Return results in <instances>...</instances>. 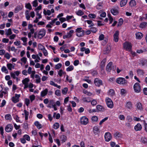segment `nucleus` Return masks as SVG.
Listing matches in <instances>:
<instances>
[{"label": "nucleus", "instance_id": "72a5a7b5", "mask_svg": "<svg viewBox=\"0 0 147 147\" xmlns=\"http://www.w3.org/2000/svg\"><path fill=\"white\" fill-rule=\"evenodd\" d=\"M88 122V119L86 117L83 116V125H86Z\"/></svg>", "mask_w": 147, "mask_h": 147}, {"label": "nucleus", "instance_id": "423d86ee", "mask_svg": "<svg viewBox=\"0 0 147 147\" xmlns=\"http://www.w3.org/2000/svg\"><path fill=\"white\" fill-rule=\"evenodd\" d=\"M46 31L45 30L42 29L40 31L38 32V38L41 39L45 34Z\"/></svg>", "mask_w": 147, "mask_h": 147}, {"label": "nucleus", "instance_id": "b1692460", "mask_svg": "<svg viewBox=\"0 0 147 147\" xmlns=\"http://www.w3.org/2000/svg\"><path fill=\"white\" fill-rule=\"evenodd\" d=\"M127 2V0H122L120 3V5L121 7H123L125 6Z\"/></svg>", "mask_w": 147, "mask_h": 147}, {"label": "nucleus", "instance_id": "09e8293b", "mask_svg": "<svg viewBox=\"0 0 147 147\" xmlns=\"http://www.w3.org/2000/svg\"><path fill=\"white\" fill-rule=\"evenodd\" d=\"M25 7L29 10H31L32 9V7L30 3L26 4L25 5Z\"/></svg>", "mask_w": 147, "mask_h": 147}, {"label": "nucleus", "instance_id": "412c9836", "mask_svg": "<svg viewBox=\"0 0 147 147\" xmlns=\"http://www.w3.org/2000/svg\"><path fill=\"white\" fill-rule=\"evenodd\" d=\"M34 77L36 79V83H40L41 82L40 78L39 76L37 74H36L35 75Z\"/></svg>", "mask_w": 147, "mask_h": 147}, {"label": "nucleus", "instance_id": "e2e57ef3", "mask_svg": "<svg viewBox=\"0 0 147 147\" xmlns=\"http://www.w3.org/2000/svg\"><path fill=\"white\" fill-rule=\"evenodd\" d=\"M76 13L78 16H81L83 15V12L81 10H79L76 11Z\"/></svg>", "mask_w": 147, "mask_h": 147}, {"label": "nucleus", "instance_id": "4c0bfd02", "mask_svg": "<svg viewBox=\"0 0 147 147\" xmlns=\"http://www.w3.org/2000/svg\"><path fill=\"white\" fill-rule=\"evenodd\" d=\"M109 94L110 96H113L115 94L114 91L112 89H111L109 91Z\"/></svg>", "mask_w": 147, "mask_h": 147}, {"label": "nucleus", "instance_id": "8fccbe9b", "mask_svg": "<svg viewBox=\"0 0 147 147\" xmlns=\"http://www.w3.org/2000/svg\"><path fill=\"white\" fill-rule=\"evenodd\" d=\"M67 88L66 87L65 88L62 90V93L63 94L65 95L67 94Z\"/></svg>", "mask_w": 147, "mask_h": 147}, {"label": "nucleus", "instance_id": "2f4dec72", "mask_svg": "<svg viewBox=\"0 0 147 147\" xmlns=\"http://www.w3.org/2000/svg\"><path fill=\"white\" fill-rule=\"evenodd\" d=\"M98 119V117L95 116H92L91 119L92 122L94 123L97 121Z\"/></svg>", "mask_w": 147, "mask_h": 147}, {"label": "nucleus", "instance_id": "338daca9", "mask_svg": "<svg viewBox=\"0 0 147 147\" xmlns=\"http://www.w3.org/2000/svg\"><path fill=\"white\" fill-rule=\"evenodd\" d=\"M4 56L7 59H9L10 57V55L8 53H7L5 54Z\"/></svg>", "mask_w": 147, "mask_h": 147}, {"label": "nucleus", "instance_id": "5fc2aeb1", "mask_svg": "<svg viewBox=\"0 0 147 147\" xmlns=\"http://www.w3.org/2000/svg\"><path fill=\"white\" fill-rule=\"evenodd\" d=\"M86 22L88 23V24H91L89 27H91L94 26V24L93 23H92V21L91 20H87L86 21Z\"/></svg>", "mask_w": 147, "mask_h": 147}, {"label": "nucleus", "instance_id": "4468645a", "mask_svg": "<svg viewBox=\"0 0 147 147\" xmlns=\"http://www.w3.org/2000/svg\"><path fill=\"white\" fill-rule=\"evenodd\" d=\"M96 109L97 111V112L99 111L103 112L105 110V108L102 106L100 105H98L96 106Z\"/></svg>", "mask_w": 147, "mask_h": 147}, {"label": "nucleus", "instance_id": "4be33fe9", "mask_svg": "<svg viewBox=\"0 0 147 147\" xmlns=\"http://www.w3.org/2000/svg\"><path fill=\"white\" fill-rule=\"evenodd\" d=\"M34 124L38 129H40L42 127V125L40 124L38 121L35 122Z\"/></svg>", "mask_w": 147, "mask_h": 147}, {"label": "nucleus", "instance_id": "393cba45", "mask_svg": "<svg viewBox=\"0 0 147 147\" xmlns=\"http://www.w3.org/2000/svg\"><path fill=\"white\" fill-rule=\"evenodd\" d=\"M106 61V59H104L101 62V69L102 70H103V67L105 66V63Z\"/></svg>", "mask_w": 147, "mask_h": 147}, {"label": "nucleus", "instance_id": "e433bc0d", "mask_svg": "<svg viewBox=\"0 0 147 147\" xmlns=\"http://www.w3.org/2000/svg\"><path fill=\"white\" fill-rule=\"evenodd\" d=\"M67 137L65 135H62L60 137L61 140L63 142H65L66 140Z\"/></svg>", "mask_w": 147, "mask_h": 147}, {"label": "nucleus", "instance_id": "3c124183", "mask_svg": "<svg viewBox=\"0 0 147 147\" xmlns=\"http://www.w3.org/2000/svg\"><path fill=\"white\" fill-rule=\"evenodd\" d=\"M123 19L121 18H120L119 20V22H118L117 26H121L123 24Z\"/></svg>", "mask_w": 147, "mask_h": 147}, {"label": "nucleus", "instance_id": "a878e982", "mask_svg": "<svg viewBox=\"0 0 147 147\" xmlns=\"http://www.w3.org/2000/svg\"><path fill=\"white\" fill-rule=\"evenodd\" d=\"M30 81L29 79L28 78H26L22 80V83L23 84H28V83Z\"/></svg>", "mask_w": 147, "mask_h": 147}, {"label": "nucleus", "instance_id": "2eb2a0df", "mask_svg": "<svg viewBox=\"0 0 147 147\" xmlns=\"http://www.w3.org/2000/svg\"><path fill=\"white\" fill-rule=\"evenodd\" d=\"M111 49V48L110 45H107L104 51V54H107L109 53Z\"/></svg>", "mask_w": 147, "mask_h": 147}, {"label": "nucleus", "instance_id": "aec40b11", "mask_svg": "<svg viewBox=\"0 0 147 147\" xmlns=\"http://www.w3.org/2000/svg\"><path fill=\"white\" fill-rule=\"evenodd\" d=\"M136 38L139 39H141L143 36L142 34L140 32H138L136 34Z\"/></svg>", "mask_w": 147, "mask_h": 147}, {"label": "nucleus", "instance_id": "a211bd4d", "mask_svg": "<svg viewBox=\"0 0 147 147\" xmlns=\"http://www.w3.org/2000/svg\"><path fill=\"white\" fill-rule=\"evenodd\" d=\"M48 92V90L46 88L41 92L40 95L41 97H43L47 94Z\"/></svg>", "mask_w": 147, "mask_h": 147}, {"label": "nucleus", "instance_id": "69168bd1", "mask_svg": "<svg viewBox=\"0 0 147 147\" xmlns=\"http://www.w3.org/2000/svg\"><path fill=\"white\" fill-rule=\"evenodd\" d=\"M38 47L39 49L42 51L45 49L44 47L41 44H39L38 45Z\"/></svg>", "mask_w": 147, "mask_h": 147}, {"label": "nucleus", "instance_id": "c85d7f7f", "mask_svg": "<svg viewBox=\"0 0 147 147\" xmlns=\"http://www.w3.org/2000/svg\"><path fill=\"white\" fill-rule=\"evenodd\" d=\"M7 66L8 69L10 70H12V68H14V66H13V65L10 63H7Z\"/></svg>", "mask_w": 147, "mask_h": 147}, {"label": "nucleus", "instance_id": "dca6fc26", "mask_svg": "<svg viewBox=\"0 0 147 147\" xmlns=\"http://www.w3.org/2000/svg\"><path fill=\"white\" fill-rule=\"evenodd\" d=\"M23 7L22 5H19L17 6L15 9V13H18L22 9Z\"/></svg>", "mask_w": 147, "mask_h": 147}, {"label": "nucleus", "instance_id": "6e6552de", "mask_svg": "<svg viewBox=\"0 0 147 147\" xmlns=\"http://www.w3.org/2000/svg\"><path fill=\"white\" fill-rule=\"evenodd\" d=\"M20 95V94H15V96H13L12 98V101L14 103H16L19 101V98Z\"/></svg>", "mask_w": 147, "mask_h": 147}, {"label": "nucleus", "instance_id": "f704fd0d", "mask_svg": "<svg viewBox=\"0 0 147 147\" xmlns=\"http://www.w3.org/2000/svg\"><path fill=\"white\" fill-rule=\"evenodd\" d=\"M147 51V49H139L137 50L136 51V52L140 54L142 53L143 52H146Z\"/></svg>", "mask_w": 147, "mask_h": 147}, {"label": "nucleus", "instance_id": "6ab92c4d", "mask_svg": "<svg viewBox=\"0 0 147 147\" xmlns=\"http://www.w3.org/2000/svg\"><path fill=\"white\" fill-rule=\"evenodd\" d=\"M54 101L53 100H50L49 101V104L47 106V107L49 108H51L55 105Z\"/></svg>", "mask_w": 147, "mask_h": 147}, {"label": "nucleus", "instance_id": "37998d69", "mask_svg": "<svg viewBox=\"0 0 147 147\" xmlns=\"http://www.w3.org/2000/svg\"><path fill=\"white\" fill-rule=\"evenodd\" d=\"M59 124L58 123H55L54 125H53V127L55 129H57L59 128Z\"/></svg>", "mask_w": 147, "mask_h": 147}, {"label": "nucleus", "instance_id": "0e129e2a", "mask_svg": "<svg viewBox=\"0 0 147 147\" xmlns=\"http://www.w3.org/2000/svg\"><path fill=\"white\" fill-rule=\"evenodd\" d=\"M108 16L109 17V20L110 21V23L111 24L113 20V18L111 16V15L110 14H108Z\"/></svg>", "mask_w": 147, "mask_h": 147}, {"label": "nucleus", "instance_id": "a19ab883", "mask_svg": "<svg viewBox=\"0 0 147 147\" xmlns=\"http://www.w3.org/2000/svg\"><path fill=\"white\" fill-rule=\"evenodd\" d=\"M141 63L143 66H147V60L143 59L141 61Z\"/></svg>", "mask_w": 147, "mask_h": 147}, {"label": "nucleus", "instance_id": "5701e85b", "mask_svg": "<svg viewBox=\"0 0 147 147\" xmlns=\"http://www.w3.org/2000/svg\"><path fill=\"white\" fill-rule=\"evenodd\" d=\"M130 6L132 7L135 6L136 5V2L134 0H131L129 3Z\"/></svg>", "mask_w": 147, "mask_h": 147}, {"label": "nucleus", "instance_id": "bf43d9fd", "mask_svg": "<svg viewBox=\"0 0 147 147\" xmlns=\"http://www.w3.org/2000/svg\"><path fill=\"white\" fill-rule=\"evenodd\" d=\"M55 94L58 96H59L61 95V91L59 90H56L55 92Z\"/></svg>", "mask_w": 147, "mask_h": 147}, {"label": "nucleus", "instance_id": "603ef678", "mask_svg": "<svg viewBox=\"0 0 147 147\" xmlns=\"http://www.w3.org/2000/svg\"><path fill=\"white\" fill-rule=\"evenodd\" d=\"M88 77H85L83 78V80L86 81L89 84H90L91 83V81L90 80L88 79Z\"/></svg>", "mask_w": 147, "mask_h": 147}, {"label": "nucleus", "instance_id": "f257e3e1", "mask_svg": "<svg viewBox=\"0 0 147 147\" xmlns=\"http://www.w3.org/2000/svg\"><path fill=\"white\" fill-rule=\"evenodd\" d=\"M105 101L107 107L110 108H112L113 107V104L111 98L107 97L105 99Z\"/></svg>", "mask_w": 147, "mask_h": 147}, {"label": "nucleus", "instance_id": "c9c22d12", "mask_svg": "<svg viewBox=\"0 0 147 147\" xmlns=\"http://www.w3.org/2000/svg\"><path fill=\"white\" fill-rule=\"evenodd\" d=\"M43 13L45 15H47L48 16H50L51 14V11L49 10H47L46 11L45 9H44Z\"/></svg>", "mask_w": 147, "mask_h": 147}, {"label": "nucleus", "instance_id": "79ce46f5", "mask_svg": "<svg viewBox=\"0 0 147 147\" xmlns=\"http://www.w3.org/2000/svg\"><path fill=\"white\" fill-rule=\"evenodd\" d=\"M74 69V66L73 65H70L67 68L66 70L67 71H69L73 70Z\"/></svg>", "mask_w": 147, "mask_h": 147}, {"label": "nucleus", "instance_id": "9d476101", "mask_svg": "<svg viewBox=\"0 0 147 147\" xmlns=\"http://www.w3.org/2000/svg\"><path fill=\"white\" fill-rule=\"evenodd\" d=\"M119 32L118 31H116L113 35L114 40L115 42H117L119 40Z\"/></svg>", "mask_w": 147, "mask_h": 147}, {"label": "nucleus", "instance_id": "9b49d317", "mask_svg": "<svg viewBox=\"0 0 147 147\" xmlns=\"http://www.w3.org/2000/svg\"><path fill=\"white\" fill-rule=\"evenodd\" d=\"M13 126L10 124L7 125L5 127V130L7 132H9L11 131L13 129Z\"/></svg>", "mask_w": 147, "mask_h": 147}, {"label": "nucleus", "instance_id": "f3484780", "mask_svg": "<svg viewBox=\"0 0 147 147\" xmlns=\"http://www.w3.org/2000/svg\"><path fill=\"white\" fill-rule=\"evenodd\" d=\"M142 128V127L141 125L139 123H138L134 127V129L136 131H140Z\"/></svg>", "mask_w": 147, "mask_h": 147}, {"label": "nucleus", "instance_id": "39448f33", "mask_svg": "<svg viewBox=\"0 0 147 147\" xmlns=\"http://www.w3.org/2000/svg\"><path fill=\"white\" fill-rule=\"evenodd\" d=\"M123 47L126 50L130 51L131 49L132 45L130 43L126 42L124 43Z\"/></svg>", "mask_w": 147, "mask_h": 147}, {"label": "nucleus", "instance_id": "a18cd8bd", "mask_svg": "<svg viewBox=\"0 0 147 147\" xmlns=\"http://www.w3.org/2000/svg\"><path fill=\"white\" fill-rule=\"evenodd\" d=\"M0 13L1 16H3V18H6L7 17V13H4L3 11H1L0 12Z\"/></svg>", "mask_w": 147, "mask_h": 147}, {"label": "nucleus", "instance_id": "20e7f679", "mask_svg": "<svg viewBox=\"0 0 147 147\" xmlns=\"http://www.w3.org/2000/svg\"><path fill=\"white\" fill-rule=\"evenodd\" d=\"M134 89L135 92L137 93L140 92L141 87L140 84L138 83H136L134 86Z\"/></svg>", "mask_w": 147, "mask_h": 147}, {"label": "nucleus", "instance_id": "1a4fd4ad", "mask_svg": "<svg viewBox=\"0 0 147 147\" xmlns=\"http://www.w3.org/2000/svg\"><path fill=\"white\" fill-rule=\"evenodd\" d=\"M94 83L96 86L99 87L102 84V82L101 80L98 78H95L94 80Z\"/></svg>", "mask_w": 147, "mask_h": 147}, {"label": "nucleus", "instance_id": "49530a36", "mask_svg": "<svg viewBox=\"0 0 147 147\" xmlns=\"http://www.w3.org/2000/svg\"><path fill=\"white\" fill-rule=\"evenodd\" d=\"M83 93L89 96H91L92 95V93L90 92H88L86 90H83Z\"/></svg>", "mask_w": 147, "mask_h": 147}, {"label": "nucleus", "instance_id": "13d9d810", "mask_svg": "<svg viewBox=\"0 0 147 147\" xmlns=\"http://www.w3.org/2000/svg\"><path fill=\"white\" fill-rule=\"evenodd\" d=\"M33 6L35 7H37L38 6V3L37 0H35L33 2Z\"/></svg>", "mask_w": 147, "mask_h": 147}, {"label": "nucleus", "instance_id": "c03bdc74", "mask_svg": "<svg viewBox=\"0 0 147 147\" xmlns=\"http://www.w3.org/2000/svg\"><path fill=\"white\" fill-rule=\"evenodd\" d=\"M12 34L11 30V28L9 29L5 33V34L7 36L11 35Z\"/></svg>", "mask_w": 147, "mask_h": 147}, {"label": "nucleus", "instance_id": "de8ad7c7", "mask_svg": "<svg viewBox=\"0 0 147 147\" xmlns=\"http://www.w3.org/2000/svg\"><path fill=\"white\" fill-rule=\"evenodd\" d=\"M1 70L3 72H5L6 73H7L8 72V70L7 69L5 66H3L1 68Z\"/></svg>", "mask_w": 147, "mask_h": 147}, {"label": "nucleus", "instance_id": "052dcab7", "mask_svg": "<svg viewBox=\"0 0 147 147\" xmlns=\"http://www.w3.org/2000/svg\"><path fill=\"white\" fill-rule=\"evenodd\" d=\"M108 118V117H106L104 119H103L100 121L99 123V125H101L105 121L107 120Z\"/></svg>", "mask_w": 147, "mask_h": 147}, {"label": "nucleus", "instance_id": "c756f323", "mask_svg": "<svg viewBox=\"0 0 147 147\" xmlns=\"http://www.w3.org/2000/svg\"><path fill=\"white\" fill-rule=\"evenodd\" d=\"M147 25V22H144L140 24L139 27L140 28H143L146 27Z\"/></svg>", "mask_w": 147, "mask_h": 147}, {"label": "nucleus", "instance_id": "6e6d98bb", "mask_svg": "<svg viewBox=\"0 0 147 147\" xmlns=\"http://www.w3.org/2000/svg\"><path fill=\"white\" fill-rule=\"evenodd\" d=\"M142 142L146 144L147 142V139L144 137H142L141 138Z\"/></svg>", "mask_w": 147, "mask_h": 147}, {"label": "nucleus", "instance_id": "864d4df0", "mask_svg": "<svg viewBox=\"0 0 147 147\" xmlns=\"http://www.w3.org/2000/svg\"><path fill=\"white\" fill-rule=\"evenodd\" d=\"M85 51V53L86 54H88L90 53V50L88 48L86 49L83 47V51Z\"/></svg>", "mask_w": 147, "mask_h": 147}, {"label": "nucleus", "instance_id": "f03ea898", "mask_svg": "<svg viewBox=\"0 0 147 147\" xmlns=\"http://www.w3.org/2000/svg\"><path fill=\"white\" fill-rule=\"evenodd\" d=\"M116 82L120 84H125L127 82V81L123 78H119L117 79Z\"/></svg>", "mask_w": 147, "mask_h": 147}, {"label": "nucleus", "instance_id": "f8f14e48", "mask_svg": "<svg viewBox=\"0 0 147 147\" xmlns=\"http://www.w3.org/2000/svg\"><path fill=\"white\" fill-rule=\"evenodd\" d=\"M93 131L95 135H98L100 132V130L97 126H94L93 129Z\"/></svg>", "mask_w": 147, "mask_h": 147}, {"label": "nucleus", "instance_id": "774afa93", "mask_svg": "<svg viewBox=\"0 0 147 147\" xmlns=\"http://www.w3.org/2000/svg\"><path fill=\"white\" fill-rule=\"evenodd\" d=\"M119 118L121 120H124L125 119L124 116L122 115H120L119 116Z\"/></svg>", "mask_w": 147, "mask_h": 147}, {"label": "nucleus", "instance_id": "ea45409f", "mask_svg": "<svg viewBox=\"0 0 147 147\" xmlns=\"http://www.w3.org/2000/svg\"><path fill=\"white\" fill-rule=\"evenodd\" d=\"M137 73L140 76L143 75L144 74V72L142 70L138 69L137 70Z\"/></svg>", "mask_w": 147, "mask_h": 147}, {"label": "nucleus", "instance_id": "ddd939ff", "mask_svg": "<svg viewBox=\"0 0 147 147\" xmlns=\"http://www.w3.org/2000/svg\"><path fill=\"white\" fill-rule=\"evenodd\" d=\"M116 8H113L111 9V12L112 14L114 15H116L118 14L119 13L118 10Z\"/></svg>", "mask_w": 147, "mask_h": 147}, {"label": "nucleus", "instance_id": "473e14b6", "mask_svg": "<svg viewBox=\"0 0 147 147\" xmlns=\"http://www.w3.org/2000/svg\"><path fill=\"white\" fill-rule=\"evenodd\" d=\"M126 107L129 109H131L132 108V104L131 102H127Z\"/></svg>", "mask_w": 147, "mask_h": 147}, {"label": "nucleus", "instance_id": "4d7b16f0", "mask_svg": "<svg viewBox=\"0 0 147 147\" xmlns=\"http://www.w3.org/2000/svg\"><path fill=\"white\" fill-rule=\"evenodd\" d=\"M23 138L28 141L30 140V136L27 135H25L23 136Z\"/></svg>", "mask_w": 147, "mask_h": 147}, {"label": "nucleus", "instance_id": "cd10ccee", "mask_svg": "<svg viewBox=\"0 0 147 147\" xmlns=\"http://www.w3.org/2000/svg\"><path fill=\"white\" fill-rule=\"evenodd\" d=\"M102 3L99 2L96 6V8L98 9H101L102 7Z\"/></svg>", "mask_w": 147, "mask_h": 147}, {"label": "nucleus", "instance_id": "7ed1b4c3", "mask_svg": "<svg viewBox=\"0 0 147 147\" xmlns=\"http://www.w3.org/2000/svg\"><path fill=\"white\" fill-rule=\"evenodd\" d=\"M112 62H110L107 65L106 67V70L108 72H110L112 69L113 71H115L116 69V66H115V68L114 66H112Z\"/></svg>", "mask_w": 147, "mask_h": 147}, {"label": "nucleus", "instance_id": "680f3d73", "mask_svg": "<svg viewBox=\"0 0 147 147\" xmlns=\"http://www.w3.org/2000/svg\"><path fill=\"white\" fill-rule=\"evenodd\" d=\"M62 66V64L61 63H58L55 66V67L56 69H59Z\"/></svg>", "mask_w": 147, "mask_h": 147}, {"label": "nucleus", "instance_id": "bb28decb", "mask_svg": "<svg viewBox=\"0 0 147 147\" xmlns=\"http://www.w3.org/2000/svg\"><path fill=\"white\" fill-rule=\"evenodd\" d=\"M136 106L138 109L140 111L142 110V106L140 103L138 102L137 103Z\"/></svg>", "mask_w": 147, "mask_h": 147}, {"label": "nucleus", "instance_id": "7c9ffc66", "mask_svg": "<svg viewBox=\"0 0 147 147\" xmlns=\"http://www.w3.org/2000/svg\"><path fill=\"white\" fill-rule=\"evenodd\" d=\"M114 136L116 139L118 138L121 137V134L119 132H117L114 134Z\"/></svg>", "mask_w": 147, "mask_h": 147}, {"label": "nucleus", "instance_id": "58836bf2", "mask_svg": "<svg viewBox=\"0 0 147 147\" xmlns=\"http://www.w3.org/2000/svg\"><path fill=\"white\" fill-rule=\"evenodd\" d=\"M5 118L6 120H11L12 118L11 115L10 114H7L5 115Z\"/></svg>", "mask_w": 147, "mask_h": 147}, {"label": "nucleus", "instance_id": "0eeeda50", "mask_svg": "<svg viewBox=\"0 0 147 147\" xmlns=\"http://www.w3.org/2000/svg\"><path fill=\"white\" fill-rule=\"evenodd\" d=\"M105 138L106 141L108 142L110 141L112 138L111 134L109 132L105 133Z\"/></svg>", "mask_w": 147, "mask_h": 147}]
</instances>
